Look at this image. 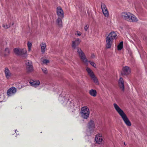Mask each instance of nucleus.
Masks as SVG:
<instances>
[{"mask_svg": "<svg viewBox=\"0 0 147 147\" xmlns=\"http://www.w3.org/2000/svg\"><path fill=\"white\" fill-rule=\"evenodd\" d=\"M117 34L115 32H112L109 34L107 36L113 40L117 38Z\"/></svg>", "mask_w": 147, "mask_h": 147, "instance_id": "a211bd4d", "label": "nucleus"}, {"mask_svg": "<svg viewBox=\"0 0 147 147\" xmlns=\"http://www.w3.org/2000/svg\"><path fill=\"white\" fill-rule=\"evenodd\" d=\"M113 106L116 111L121 116L126 125L128 126H131V123L123 110L116 103H114L113 104Z\"/></svg>", "mask_w": 147, "mask_h": 147, "instance_id": "f257e3e1", "label": "nucleus"}, {"mask_svg": "<svg viewBox=\"0 0 147 147\" xmlns=\"http://www.w3.org/2000/svg\"><path fill=\"white\" fill-rule=\"evenodd\" d=\"M10 53L9 49L8 48L5 49L4 51V55L6 56L7 55Z\"/></svg>", "mask_w": 147, "mask_h": 147, "instance_id": "393cba45", "label": "nucleus"}, {"mask_svg": "<svg viewBox=\"0 0 147 147\" xmlns=\"http://www.w3.org/2000/svg\"><path fill=\"white\" fill-rule=\"evenodd\" d=\"M101 7L102 12L104 15L108 17L109 16V13L104 3H102Z\"/></svg>", "mask_w": 147, "mask_h": 147, "instance_id": "6e6552de", "label": "nucleus"}, {"mask_svg": "<svg viewBox=\"0 0 147 147\" xmlns=\"http://www.w3.org/2000/svg\"><path fill=\"white\" fill-rule=\"evenodd\" d=\"M119 86L121 90L122 91L124 90V81L123 79L121 77L119 79L118 82Z\"/></svg>", "mask_w": 147, "mask_h": 147, "instance_id": "9b49d317", "label": "nucleus"}, {"mask_svg": "<svg viewBox=\"0 0 147 147\" xmlns=\"http://www.w3.org/2000/svg\"><path fill=\"white\" fill-rule=\"evenodd\" d=\"M91 78L93 82L96 84L98 85L99 84V82L98 81V79L95 75L94 76H92Z\"/></svg>", "mask_w": 147, "mask_h": 147, "instance_id": "5701e85b", "label": "nucleus"}, {"mask_svg": "<svg viewBox=\"0 0 147 147\" xmlns=\"http://www.w3.org/2000/svg\"><path fill=\"white\" fill-rule=\"evenodd\" d=\"M94 57V55H93H93H92V58Z\"/></svg>", "mask_w": 147, "mask_h": 147, "instance_id": "473e14b6", "label": "nucleus"}, {"mask_svg": "<svg viewBox=\"0 0 147 147\" xmlns=\"http://www.w3.org/2000/svg\"><path fill=\"white\" fill-rule=\"evenodd\" d=\"M77 52L80 56V59L86 63L87 62V60L86 58L84 53H83L81 49L79 48H77Z\"/></svg>", "mask_w": 147, "mask_h": 147, "instance_id": "20e7f679", "label": "nucleus"}, {"mask_svg": "<svg viewBox=\"0 0 147 147\" xmlns=\"http://www.w3.org/2000/svg\"><path fill=\"white\" fill-rule=\"evenodd\" d=\"M106 47L107 49L110 48L111 46L113 40L108 36L106 37Z\"/></svg>", "mask_w": 147, "mask_h": 147, "instance_id": "1a4fd4ad", "label": "nucleus"}, {"mask_svg": "<svg viewBox=\"0 0 147 147\" xmlns=\"http://www.w3.org/2000/svg\"><path fill=\"white\" fill-rule=\"evenodd\" d=\"M61 17H58L57 19V20L56 23L58 26L60 27H62V18Z\"/></svg>", "mask_w": 147, "mask_h": 147, "instance_id": "4be33fe9", "label": "nucleus"}, {"mask_svg": "<svg viewBox=\"0 0 147 147\" xmlns=\"http://www.w3.org/2000/svg\"><path fill=\"white\" fill-rule=\"evenodd\" d=\"M41 48V52L44 53L45 52V49L46 47V45L45 43L42 42L40 45Z\"/></svg>", "mask_w": 147, "mask_h": 147, "instance_id": "aec40b11", "label": "nucleus"}, {"mask_svg": "<svg viewBox=\"0 0 147 147\" xmlns=\"http://www.w3.org/2000/svg\"><path fill=\"white\" fill-rule=\"evenodd\" d=\"M86 70L90 78L95 75L93 71L89 68L86 67Z\"/></svg>", "mask_w": 147, "mask_h": 147, "instance_id": "6ab92c4d", "label": "nucleus"}, {"mask_svg": "<svg viewBox=\"0 0 147 147\" xmlns=\"http://www.w3.org/2000/svg\"><path fill=\"white\" fill-rule=\"evenodd\" d=\"M3 27H4V28H8L9 27L8 26L6 25V26H5V25H3Z\"/></svg>", "mask_w": 147, "mask_h": 147, "instance_id": "2f4dec72", "label": "nucleus"}, {"mask_svg": "<svg viewBox=\"0 0 147 147\" xmlns=\"http://www.w3.org/2000/svg\"><path fill=\"white\" fill-rule=\"evenodd\" d=\"M27 45L28 48V51H30L31 50L32 44L29 41H28Z\"/></svg>", "mask_w": 147, "mask_h": 147, "instance_id": "a878e982", "label": "nucleus"}, {"mask_svg": "<svg viewBox=\"0 0 147 147\" xmlns=\"http://www.w3.org/2000/svg\"><path fill=\"white\" fill-rule=\"evenodd\" d=\"M95 139L96 142L98 144H100L102 143L103 139L100 134H98L96 135Z\"/></svg>", "mask_w": 147, "mask_h": 147, "instance_id": "dca6fc26", "label": "nucleus"}, {"mask_svg": "<svg viewBox=\"0 0 147 147\" xmlns=\"http://www.w3.org/2000/svg\"><path fill=\"white\" fill-rule=\"evenodd\" d=\"M82 9H80V11H82Z\"/></svg>", "mask_w": 147, "mask_h": 147, "instance_id": "72a5a7b5", "label": "nucleus"}, {"mask_svg": "<svg viewBox=\"0 0 147 147\" xmlns=\"http://www.w3.org/2000/svg\"><path fill=\"white\" fill-rule=\"evenodd\" d=\"M89 93L91 96L95 97L96 96L97 92L95 90L91 89L89 91Z\"/></svg>", "mask_w": 147, "mask_h": 147, "instance_id": "412c9836", "label": "nucleus"}, {"mask_svg": "<svg viewBox=\"0 0 147 147\" xmlns=\"http://www.w3.org/2000/svg\"><path fill=\"white\" fill-rule=\"evenodd\" d=\"M88 27H89V26H87V25H86L84 28V29L85 30V31H87L88 28Z\"/></svg>", "mask_w": 147, "mask_h": 147, "instance_id": "c756f323", "label": "nucleus"}, {"mask_svg": "<svg viewBox=\"0 0 147 147\" xmlns=\"http://www.w3.org/2000/svg\"><path fill=\"white\" fill-rule=\"evenodd\" d=\"M26 71L28 73H30L33 70L32 63L31 61H28L26 63Z\"/></svg>", "mask_w": 147, "mask_h": 147, "instance_id": "423d86ee", "label": "nucleus"}, {"mask_svg": "<svg viewBox=\"0 0 147 147\" xmlns=\"http://www.w3.org/2000/svg\"><path fill=\"white\" fill-rule=\"evenodd\" d=\"M57 13L58 17L63 18L64 17L63 12L61 7H57Z\"/></svg>", "mask_w": 147, "mask_h": 147, "instance_id": "f8f14e48", "label": "nucleus"}, {"mask_svg": "<svg viewBox=\"0 0 147 147\" xmlns=\"http://www.w3.org/2000/svg\"><path fill=\"white\" fill-rule=\"evenodd\" d=\"M4 71L6 78L7 79H9L11 76V74L9 69L6 67Z\"/></svg>", "mask_w": 147, "mask_h": 147, "instance_id": "2eb2a0df", "label": "nucleus"}, {"mask_svg": "<svg viewBox=\"0 0 147 147\" xmlns=\"http://www.w3.org/2000/svg\"><path fill=\"white\" fill-rule=\"evenodd\" d=\"M42 62L43 64L47 65V63H49V60L46 59H44L43 60Z\"/></svg>", "mask_w": 147, "mask_h": 147, "instance_id": "bb28decb", "label": "nucleus"}, {"mask_svg": "<svg viewBox=\"0 0 147 147\" xmlns=\"http://www.w3.org/2000/svg\"><path fill=\"white\" fill-rule=\"evenodd\" d=\"M89 109L87 107H84L81 108L80 114L83 118L87 119L89 117Z\"/></svg>", "mask_w": 147, "mask_h": 147, "instance_id": "7ed1b4c3", "label": "nucleus"}, {"mask_svg": "<svg viewBox=\"0 0 147 147\" xmlns=\"http://www.w3.org/2000/svg\"><path fill=\"white\" fill-rule=\"evenodd\" d=\"M89 62H90V64L92 66L94 67H96V65H95V64L94 62L90 61H89Z\"/></svg>", "mask_w": 147, "mask_h": 147, "instance_id": "c85d7f7f", "label": "nucleus"}, {"mask_svg": "<svg viewBox=\"0 0 147 147\" xmlns=\"http://www.w3.org/2000/svg\"><path fill=\"white\" fill-rule=\"evenodd\" d=\"M124 144L125 145V142H124Z\"/></svg>", "mask_w": 147, "mask_h": 147, "instance_id": "f704fd0d", "label": "nucleus"}, {"mask_svg": "<svg viewBox=\"0 0 147 147\" xmlns=\"http://www.w3.org/2000/svg\"><path fill=\"white\" fill-rule=\"evenodd\" d=\"M76 34L78 36H80L81 34V32L79 31H77L76 32Z\"/></svg>", "mask_w": 147, "mask_h": 147, "instance_id": "7c9ffc66", "label": "nucleus"}, {"mask_svg": "<svg viewBox=\"0 0 147 147\" xmlns=\"http://www.w3.org/2000/svg\"><path fill=\"white\" fill-rule=\"evenodd\" d=\"M81 42V40L79 39H77L73 41L72 46L73 49H75L76 47Z\"/></svg>", "mask_w": 147, "mask_h": 147, "instance_id": "4468645a", "label": "nucleus"}, {"mask_svg": "<svg viewBox=\"0 0 147 147\" xmlns=\"http://www.w3.org/2000/svg\"><path fill=\"white\" fill-rule=\"evenodd\" d=\"M123 42H121L118 45L117 48L118 50H121L123 47Z\"/></svg>", "mask_w": 147, "mask_h": 147, "instance_id": "b1692460", "label": "nucleus"}, {"mask_svg": "<svg viewBox=\"0 0 147 147\" xmlns=\"http://www.w3.org/2000/svg\"><path fill=\"white\" fill-rule=\"evenodd\" d=\"M95 125L94 122L92 121H90L88 124V127L89 130L91 131V132H93L94 130Z\"/></svg>", "mask_w": 147, "mask_h": 147, "instance_id": "ddd939ff", "label": "nucleus"}, {"mask_svg": "<svg viewBox=\"0 0 147 147\" xmlns=\"http://www.w3.org/2000/svg\"><path fill=\"white\" fill-rule=\"evenodd\" d=\"M17 91L16 89L12 87L9 89L7 91V93L8 96H11L14 94Z\"/></svg>", "mask_w": 147, "mask_h": 147, "instance_id": "0eeeda50", "label": "nucleus"}, {"mask_svg": "<svg viewBox=\"0 0 147 147\" xmlns=\"http://www.w3.org/2000/svg\"><path fill=\"white\" fill-rule=\"evenodd\" d=\"M14 51L16 54L20 55H26L27 53V51L26 49H21L16 48L14 49Z\"/></svg>", "mask_w": 147, "mask_h": 147, "instance_id": "39448f33", "label": "nucleus"}, {"mask_svg": "<svg viewBox=\"0 0 147 147\" xmlns=\"http://www.w3.org/2000/svg\"><path fill=\"white\" fill-rule=\"evenodd\" d=\"M121 17L123 20L130 22H135L138 21V19L135 15L128 12H122Z\"/></svg>", "mask_w": 147, "mask_h": 147, "instance_id": "f03ea898", "label": "nucleus"}, {"mask_svg": "<svg viewBox=\"0 0 147 147\" xmlns=\"http://www.w3.org/2000/svg\"><path fill=\"white\" fill-rule=\"evenodd\" d=\"M130 72L129 68L127 66L123 67L121 74L122 75H127L129 74Z\"/></svg>", "mask_w": 147, "mask_h": 147, "instance_id": "9d476101", "label": "nucleus"}, {"mask_svg": "<svg viewBox=\"0 0 147 147\" xmlns=\"http://www.w3.org/2000/svg\"><path fill=\"white\" fill-rule=\"evenodd\" d=\"M42 72L43 73H44L45 74H47V69L45 67H43L42 68Z\"/></svg>", "mask_w": 147, "mask_h": 147, "instance_id": "cd10ccee", "label": "nucleus"}, {"mask_svg": "<svg viewBox=\"0 0 147 147\" xmlns=\"http://www.w3.org/2000/svg\"><path fill=\"white\" fill-rule=\"evenodd\" d=\"M29 83L32 86L35 87H37L40 84V81L38 80H31L29 82Z\"/></svg>", "mask_w": 147, "mask_h": 147, "instance_id": "f3484780", "label": "nucleus"}]
</instances>
